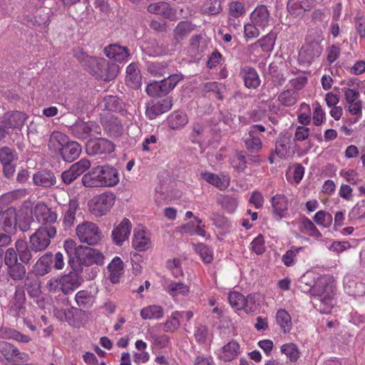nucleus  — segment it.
<instances>
[{"label":"nucleus","mask_w":365,"mask_h":365,"mask_svg":"<svg viewBox=\"0 0 365 365\" xmlns=\"http://www.w3.org/2000/svg\"><path fill=\"white\" fill-rule=\"evenodd\" d=\"M63 247L69 257L68 263L76 269L75 259L79 264L91 266L93 264L103 265L105 257L98 250L83 245H77L73 240H67L63 243Z\"/></svg>","instance_id":"obj_1"},{"label":"nucleus","mask_w":365,"mask_h":365,"mask_svg":"<svg viewBox=\"0 0 365 365\" xmlns=\"http://www.w3.org/2000/svg\"><path fill=\"white\" fill-rule=\"evenodd\" d=\"M315 296V307L321 313L329 314L333 307L334 287L329 277H319L312 289Z\"/></svg>","instance_id":"obj_2"},{"label":"nucleus","mask_w":365,"mask_h":365,"mask_svg":"<svg viewBox=\"0 0 365 365\" xmlns=\"http://www.w3.org/2000/svg\"><path fill=\"white\" fill-rule=\"evenodd\" d=\"M83 279L76 272H70L67 274L51 277L46 284L49 292L58 293L61 292L65 295L71 294L81 286Z\"/></svg>","instance_id":"obj_3"},{"label":"nucleus","mask_w":365,"mask_h":365,"mask_svg":"<svg viewBox=\"0 0 365 365\" xmlns=\"http://www.w3.org/2000/svg\"><path fill=\"white\" fill-rule=\"evenodd\" d=\"M86 66L88 71L97 78L110 81L115 78L118 67L115 63H110L103 58L86 56Z\"/></svg>","instance_id":"obj_4"},{"label":"nucleus","mask_w":365,"mask_h":365,"mask_svg":"<svg viewBox=\"0 0 365 365\" xmlns=\"http://www.w3.org/2000/svg\"><path fill=\"white\" fill-rule=\"evenodd\" d=\"M57 234V230L54 225H41L29 237V241L32 250L34 253L45 251L51 245V240L53 239Z\"/></svg>","instance_id":"obj_5"},{"label":"nucleus","mask_w":365,"mask_h":365,"mask_svg":"<svg viewBox=\"0 0 365 365\" xmlns=\"http://www.w3.org/2000/svg\"><path fill=\"white\" fill-rule=\"evenodd\" d=\"M76 232L80 242L88 245H97L103 237L102 232L98 226L90 221H85L79 224L76 227Z\"/></svg>","instance_id":"obj_6"},{"label":"nucleus","mask_w":365,"mask_h":365,"mask_svg":"<svg viewBox=\"0 0 365 365\" xmlns=\"http://www.w3.org/2000/svg\"><path fill=\"white\" fill-rule=\"evenodd\" d=\"M115 196L111 192H105L95 196L88 203L90 212L101 217L106 215L113 206Z\"/></svg>","instance_id":"obj_7"},{"label":"nucleus","mask_w":365,"mask_h":365,"mask_svg":"<svg viewBox=\"0 0 365 365\" xmlns=\"http://www.w3.org/2000/svg\"><path fill=\"white\" fill-rule=\"evenodd\" d=\"M34 250L29 242L25 240L18 239L14 243V247L7 248L4 254L8 255L9 258L17 259L26 264H30L33 258Z\"/></svg>","instance_id":"obj_8"},{"label":"nucleus","mask_w":365,"mask_h":365,"mask_svg":"<svg viewBox=\"0 0 365 365\" xmlns=\"http://www.w3.org/2000/svg\"><path fill=\"white\" fill-rule=\"evenodd\" d=\"M71 133L78 139H87L88 137L95 135H100L101 127L95 122L76 121L70 128Z\"/></svg>","instance_id":"obj_9"},{"label":"nucleus","mask_w":365,"mask_h":365,"mask_svg":"<svg viewBox=\"0 0 365 365\" xmlns=\"http://www.w3.org/2000/svg\"><path fill=\"white\" fill-rule=\"evenodd\" d=\"M4 263L6 267L8 277L15 282H20L24 279L26 275L25 263L18 261L17 259L9 258L8 255L4 254Z\"/></svg>","instance_id":"obj_10"},{"label":"nucleus","mask_w":365,"mask_h":365,"mask_svg":"<svg viewBox=\"0 0 365 365\" xmlns=\"http://www.w3.org/2000/svg\"><path fill=\"white\" fill-rule=\"evenodd\" d=\"M322 52V47L318 41H313L306 43L300 48L298 61L301 64L309 66Z\"/></svg>","instance_id":"obj_11"},{"label":"nucleus","mask_w":365,"mask_h":365,"mask_svg":"<svg viewBox=\"0 0 365 365\" xmlns=\"http://www.w3.org/2000/svg\"><path fill=\"white\" fill-rule=\"evenodd\" d=\"M115 145L103 138L89 140L86 145V153L90 155L109 154L114 151Z\"/></svg>","instance_id":"obj_12"},{"label":"nucleus","mask_w":365,"mask_h":365,"mask_svg":"<svg viewBox=\"0 0 365 365\" xmlns=\"http://www.w3.org/2000/svg\"><path fill=\"white\" fill-rule=\"evenodd\" d=\"M91 167V162L86 158H83L73 163L68 170L61 173V180L66 185L71 184L78 176L86 172Z\"/></svg>","instance_id":"obj_13"},{"label":"nucleus","mask_w":365,"mask_h":365,"mask_svg":"<svg viewBox=\"0 0 365 365\" xmlns=\"http://www.w3.org/2000/svg\"><path fill=\"white\" fill-rule=\"evenodd\" d=\"M34 214L36 220L41 225H53L57 222L58 214L52 211L46 204L37 203L34 209Z\"/></svg>","instance_id":"obj_14"},{"label":"nucleus","mask_w":365,"mask_h":365,"mask_svg":"<svg viewBox=\"0 0 365 365\" xmlns=\"http://www.w3.org/2000/svg\"><path fill=\"white\" fill-rule=\"evenodd\" d=\"M172 106L173 99L170 97L156 101H153L147 103L145 115L149 119L153 120L159 115L170 110Z\"/></svg>","instance_id":"obj_15"},{"label":"nucleus","mask_w":365,"mask_h":365,"mask_svg":"<svg viewBox=\"0 0 365 365\" xmlns=\"http://www.w3.org/2000/svg\"><path fill=\"white\" fill-rule=\"evenodd\" d=\"M26 294L24 288L18 285L16 287L14 297L10 302V312L16 317H21L26 312Z\"/></svg>","instance_id":"obj_16"},{"label":"nucleus","mask_w":365,"mask_h":365,"mask_svg":"<svg viewBox=\"0 0 365 365\" xmlns=\"http://www.w3.org/2000/svg\"><path fill=\"white\" fill-rule=\"evenodd\" d=\"M272 16L265 5H258L250 14V20L255 26L264 30L272 21Z\"/></svg>","instance_id":"obj_17"},{"label":"nucleus","mask_w":365,"mask_h":365,"mask_svg":"<svg viewBox=\"0 0 365 365\" xmlns=\"http://www.w3.org/2000/svg\"><path fill=\"white\" fill-rule=\"evenodd\" d=\"M147 10L152 14L159 15L164 19L175 20L176 19L175 12L170 7L169 4L165 1H158L150 4Z\"/></svg>","instance_id":"obj_18"},{"label":"nucleus","mask_w":365,"mask_h":365,"mask_svg":"<svg viewBox=\"0 0 365 365\" xmlns=\"http://www.w3.org/2000/svg\"><path fill=\"white\" fill-rule=\"evenodd\" d=\"M101 123L106 133L112 138H118L123 133V125L114 115H108L102 118Z\"/></svg>","instance_id":"obj_19"},{"label":"nucleus","mask_w":365,"mask_h":365,"mask_svg":"<svg viewBox=\"0 0 365 365\" xmlns=\"http://www.w3.org/2000/svg\"><path fill=\"white\" fill-rule=\"evenodd\" d=\"M313 5L314 0H289L287 7L291 16L297 17L309 11Z\"/></svg>","instance_id":"obj_20"},{"label":"nucleus","mask_w":365,"mask_h":365,"mask_svg":"<svg viewBox=\"0 0 365 365\" xmlns=\"http://www.w3.org/2000/svg\"><path fill=\"white\" fill-rule=\"evenodd\" d=\"M26 115L21 111L9 112L4 115L2 123L9 129H21L26 120Z\"/></svg>","instance_id":"obj_21"},{"label":"nucleus","mask_w":365,"mask_h":365,"mask_svg":"<svg viewBox=\"0 0 365 365\" xmlns=\"http://www.w3.org/2000/svg\"><path fill=\"white\" fill-rule=\"evenodd\" d=\"M131 223L127 218H124L122 222L112 232V237L113 242L120 245L126 240L130 233Z\"/></svg>","instance_id":"obj_22"},{"label":"nucleus","mask_w":365,"mask_h":365,"mask_svg":"<svg viewBox=\"0 0 365 365\" xmlns=\"http://www.w3.org/2000/svg\"><path fill=\"white\" fill-rule=\"evenodd\" d=\"M101 174L100 165L93 168L91 171L83 175L81 178L83 185L87 187H104Z\"/></svg>","instance_id":"obj_23"},{"label":"nucleus","mask_w":365,"mask_h":365,"mask_svg":"<svg viewBox=\"0 0 365 365\" xmlns=\"http://www.w3.org/2000/svg\"><path fill=\"white\" fill-rule=\"evenodd\" d=\"M240 75L242 78L245 86L248 88L255 89L261 83L257 71L250 66H245L241 68Z\"/></svg>","instance_id":"obj_24"},{"label":"nucleus","mask_w":365,"mask_h":365,"mask_svg":"<svg viewBox=\"0 0 365 365\" xmlns=\"http://www.w3.org/2000/svg\"><path fill=\"white\" fill-rule=\"evenodd\" d=\"M152 242L148 232L144 230H135L133 240V247L138 251H145L150 248Z\"/></svg>","instance_id":"obj_25"},{"label":"nucleus","mask_w":365,"mask_h":365,"mask_svg":"<svg viewBox=\"0 0 365 365\" xmlns=\"http://www.w3.org/2000/svg\"><path fill=\"white\" fill-rule=\"evenodd\" d=\"M52 259L53 255L51 252L45 253L34 264L33 272L36 276L46 275L51 270Z\"/></svg>","instance_id":"obj_26"},{"label":"nucleus","mask_w":365,"mask_h":365,"mask_svg":"<svg viewBox=\"0 0 365 365\" xmlns=\"http://www.w3.org/2000/svg\"><path fill=\"white\" fill-rule=\"evenodd\" d=\"M101 177L103 178L104 187H113L120 181L118 171L116 168L108 165H100Z\"/></svg>","instance_id":"obj_27"},{"label":"nucleus","mask_w":365,"mask_h":365,"mask_svg":"<svg viewBox=\"0 0 365 365\" xmlns=\"http://www.w3.org/2000/svg\"><path fill=\"white\" fill-rule=\"evenodd\" d=\"M202 178L205 181L221 190H226L230 185V176L225 174H221L218 175L214 173H204L202 174Z\"/></svg>","instance_id":"obj_28"},{"label":"nucleus","mask_w":365,"mask_h":365,"mask_svg":"<svg viewBox=\"0 0 365 365\" xmlns=\"http://www.w3.org/2000/svg\"><path fill=\"white\" fill-rule=\"evenodd\" d=\"M81 146L76 141H68L60 153L63 160L66 162H73L81 153Z\"/></svg>","instance_id":"obj_29"},{"label":"nucleus","mask_w":365,"mask_h":365,"mask_svg":"<svg viewBox=\"0 0 365 365\" xmlns=\"http://www.w3.org/2000/svg\"><path fill=\"white\" fill-rule=\"evenodd\" d=\"M290 137L286 133H280L275 143V154L282 159L290 156Z\"/></svg>","instance_id":"obj_30"},{"label":"nucleus","mask_w":365,"mask_h":365,"mask_svg":"<svg viewBox=\"0 0 365 365\" xmlns=\"http://www.w3.org/2000/svg\"><path fill=\"white\" fill-rule=\"evenodd\" d=\"M79 208V204L76 199L69 200L63 211V224L65 228L71 227L76 221V213Z\"/></svg>","instance_id":"obj_31"},{"label":"nucleus","mask_w":365,"mask_h":365,"mask_svg":"<svg viewBox=\"0 0 365 365\" xmlns=\"http://www.w3.org/2000/svg\"><path fill=\"white\" fill-rule=\"evenodd\" d=\"M105 55L116 61H123L129 56L128 50L126 47L120 46L117 44H111L104 48Z\"/></svg>","instance_id":"obj_32"},{"label":"nucleus","mask_w":365,"mask_h":365,"mask_svg":"<svg viewBox=\"0 0 365 365\" xmlns=\"http://www.w3.org/2000/svg\"><path fill=\"white\" fill-rule=\"evenodd\" d=\"M0 220L5 232L11 231L16 226V210L13 207L7 208L1 213Z\"/></svg>","instance_id":"obj_33"},{"label":"nucleus","mask_w":365,"mask_h":365,"mask_svg":"<svg viewBox=\"0 0 365 365\" xmlns=\"http://www.w3.org/2000/svg\"><path fill=\"white\" fill-rule=\"evenodd\" d=\"M196 28V26L187 21H182L178 24L173 31V38L179 43L187 38Z\"/></svg>","instance_id":"obj_34"},{"label":"nucleus","mask_w":365,"mask_h":365,"mask_svg":"<svg viewBox=\"0 0 365 365\" xmlns=\"http://www.w3.org/2000/svg\"><path fill=\"white\" fill-rule=\"evenodd\" d=\"M68 141V138L66 135L59 131H54L50 136L48 146L51 150L58 151L60 153Z\"/></svg>","instance_id":"obj_35"},{"label":"nucleus","mask_w":365,"mask_h":365,"mask_svg":"<svg viewBox=\"0 0 365 365\" xmlns=\"http://www.w3.org/2000/svg\"><path fill=\"white\" fill-rule=\"evenodd\" d=\"M167 293L172 297H187L190 294V287L183 282H169L165 288Z\"/></svg>","instance_id":"obj_36"},{"label":"nucleus","mask_w":365,"mask_h":365,"mask_svg":"<svg viewBox=\"0 0 365 365\" xmlns=\"http://www.w3.org/2000/svg\"><path fill=\"white\" fill-rule=\"evenodd\" d=\"M271 202L274 214L282 218L288 209L289 202L287 197L277 194L272 197Z\"/></svg>","instance_id":"obj_37"},{"label":"nucleus","mask_w":365,"mask_h":365,"mask_svg":"<svg viewBox=\"0 0 365 365\" xmlns=\"http://www.w3.org/2000/svg\"><path fill=\"white\" fill-rule=\"evenodd\" d=\"M167 123L170 128L180 130L188 123V118L182 111H175L168 117Z\"/></svg>","instance_id":"obj_38"},{"label":"nucleus","mask_w":365,"mask_h":365,"mask_svg":"<svg viewBox=\"0 0 365 365\" xmlns=\"http://www.w3.org/2000/svg\"><path fill=\"white\" fill-rule=\"evenodd\" d=\"M110 272L109 279L112 283H118L123 274V263L118 257H115L108 266Z\"/></svg>","instance_id":"obj_39"},{"label":"nucleus","mask_w":365,"mask_h":365,"mask_svg":"<svg viewBox=\"0 0 365 365\" xmlns=\"http://www.w3.org/2000/svg\"><path fill=\"white\" fill-rule=\"evenodd\" d=\"M240 353V346L235 341H230L221 349L220 358L225 361L233 360Z\"/></svg>","instance_id":"obj_40"},{"label":"nucleus","mask_w":365,"mask_h":365,"mask_svg":"<svg viewBox=\"0 0 365 365\" xmlns=\"http://www.w3.org/2000/svg\"><path fill=\"white\" fill-rule=\"evenodd\" d=\"M33 181L36 185L48 187L54 185L56 178L53 173L43 170L34 175Z\"/></svg>","instance_id":"obj_41"},{"label":"nucleus","mask_w":365,"mask_h":365,"mask_svg":"<svg viewBox=\"0 0 365 365\" xmlns=\"http://www.w3.org/2000/svg\"><path fill=\"white\" fill-rule=\"evenodd\" d=\"M276 322L284 334L290 332L292 328L290 314L283 309H279L276 313Z\"/></svg>","instance_id":"obj_42"},{"label":"nucleus","mask_w":365,"mask_h":365,"mask_svg":"<svg viewBox=\"0 0 365 365\" xmlns=\"http://www.w3.org/2000/svg\"><path fill=\"white\" fill-rule=\"evenodd\" d=\"M298 98L299 94L297 91L293 89H287L279 94L277 100L282 106L291 107L297 103Z\"/></svg>","instance_id":"obj_43"},{"label":"nucleus","mask_w":365,"mask_h":365,"mask_svg":"<svg viewBox=\"0 0 365 365\" xmlns=\"http://www.w3.org/2000/svg\"><path fill=\"white\" fill-rule=\"evenodd\" d=\"M125 80L128 85L133 88H137L140 85L141 76L140 71L135 64H130L126 68Z\"/></svg>","instance_id":"obj_44"},{"label":"nucleus","mask_w":365,"mask_h":365,"mask_svg":"<svg viewBox=\"0 0 365 365\" xmlns=\"http://www.w3.org/2000/svg\"><path fill=\"white\" fill-rule=\"evenodd\" d=\"M244 143L246 149L250 153H258L262 148V140L254 135L253 130H249L248 137L245 138Z\"/></svg>","instance_id":"obj_45"},{"label":"nucleus","mask_w":365,"mask_h":365,"mask_svg":"<svg viewBox=\"0 0 365 365\" xmlns=\"http://www.w3.org/2000/svg\"><path fill=\"white\" fill-rule=\"evenodd\" d=\"M163 309L158 305H150L144 307L140 311V316L143 319H159L163 317Z\"/></svg>","instance_id":"obj_46"},{"label":"nucleus","mask_w":365,"mask_h":365,"mask_svg":"<svg viewBox=\"0 0 365 365\" xmlns=\"http://www.w3.org/2000/svg\"><path fill=\"white\" fill-rule=\"evenodd\" d=\"M147 70L149 73L155 77H162L169 74L168 66L165 62H150L148 63Z\"/></svg>","instance_id":"obj_47"},{"label":"nucleus","mask_w":365,"mask_h":365,"mask_svg":"<svg viewBox=\"0 0 365 365\" xmlns=\"http://www.w3.org/2000/svg\"><path fill=\"white\" fill-rule=\"evenodd\" d=\"M146 92L152 97H161L168 93L167 87L163 83V80L160 82L154 81L149 83L147 86Z\"/></svg>","instance_id":"obj_48"},{"label":"nucleus","mask_w":365,"mask_h":365,"mask_svg":"<svg viewBox=\"0 0 365 365\" xmlns=\"http://www.w3.org/2000/svg\"><path fill=\"white\" fill-rule=\"evenodd\" d=\"M75 300L79 307L88 308L93 304L94 297L91 292L80 290L76 294Z\"/></svg>","instance_id":"obj_49"},{"label":"nucleus","mask_w":365,"mask_h":365,"mask_svg":"<svg viewBox=\"0 0 365 365\" xmlns=\"http://www.w3.org/2000/svg\"><path fill=\"white\" fill-rule=\"evenodd\" d=\"M204 14L216 15L222 11L220 0H205L200 8Z\"/></svg>","instance_id":"obj_50"},{"label":"nucleus","mask_w":365,"mask_h":365,"mask_svg":"<svg viewBox=\"0 0 365 365\" xmlns=\"http://www.w3.org/2000/svg\"><path fill=\"white\" fill-rule=\"evenodd\" d=\"M100 106L106 110L118 112L121 110V103L116 96H107L100 104Z\"/></svg>","instance_id":"obj_51"},{"label":"nucleus","mask_w":365,"mask_h":365,"mask_svg":"<svg viewBox=\"0 0 365 365\" xmlns=\"http://www.w3.org/2000/svg\"><path fill=\"white\" fill-rule=\"evenodd\" d=\"M274 44V37L272 34H269L260 39H259L257 42L252 44V47L259 46L262 48L264 52H269L273 49Z\"/></svg>","instance_id":"obj_52"},{"label":"nucleus","mask_w":365,"mask_h":365,"mask_svg":"<svg viewBox=\"0 0 365 365\" xmlns=\"http://www.w3.org/2000/svg\"><path fill=\"white\" fill-rule=\"evenodd\" d=\"M0 351L8 361H14V356L19 354V349L17 348L11 344L5 341L0 343Z\"/></svg>","instance_id":"obj_53"},{"label":"nucleus","mask_w":365,"mask_h":365,"mask_svg":"<svg viewBox=\"0 0 365 365\" xmlns=\"http://www.w3.org/2000/svg\"><path fill=\"white\" fill-rule=\"evenodd\" d=\"M304 248L302 247H292L291 250H287L282 257V261L287 267H292L295 264L297 261V255Z\"/></svg>","instance_id":"obj_54"},{"label":"nucleus","mask_w":365,"mask_h":365,"mask_svg":"<svg viewBox=\"0 0 365 365\" xmlns=\"http://www.w3.org/2000/svg\"><path fill=\"white\" fill-rule=\"evenodd\" d=\"M180 312H173L171 316L164 323L165 331L173 332L176 331L180 326Z\"/></svg>","instance_id":"obj_55"},{"label":"nucleus","mask_w":365,"mask_h":365,"mask_svg":"<svg viewBox=\"0 0 365 365\" xmlns=\"http://www.w3.org/2000/svg\"><path fill=\"white\" fill-rule=\"evenodd\" d=\"M281 351L291 361H296L299 357V350L297 346L293 343L284 344L281 347Z\"/></svg>","instance_id":"obj_56"},{"label":"nucleus","mask_w":365,"mask_h":365,"mask_svg":"<svg viewBox=\"0 0 365 365\" xmlns=\"http://www.w3.org/2000/svg\"><path fill=\"white\" fill-rule=\"evenodd\" d=\"M314 220L317 225L328 227L332 222V216L327 212L320 210L315 214Z\"/></svg>","instance_id":"obj_57"},{"label":"nucleus","mask_w":365,"mask_h":365,"mask_svg":"<svg viewBox=\"0 0 365 365\" xmlns=\"http://www.w3.org/2000/svg\"><path fill=\"white\" fill-rule=\"evenodd\" d=\"M245 4L239 1H232L229 5V16L240 17L245 14Z\"/></svg>","instance_id":"obj_58"},{"label":"nucleus","mask_w":365,"mask_h":365,"mask_svg":"<svg viewBox=\"0 0 365 365\" xmlns=\"http://www.w3.org/2000/svg\"><path fill=\"white\" fill-rule=\"evenodd\" d=\"M314 111H313V121L316 126L321 125L325 118V112L322 110L319 103L316 101L313 103Z\"/></svg>","instance_id":"obj_59"},{"label":"nucleus","mask_w":365,"mask_h":365,"mask_svg":"<svg viewBox=\"0 0 365 365\" xmlns=\"http://www.w3.org/2000/svg\"><path fill=\"white\" fill-rule=\"evenodd\" d=\"M250 250L257 255H262L265 252L264 239L262 235H259L252 240Z\"/></svg>","instance_id":"obj_60"},{"label":"nucleus","mask_w":365,"mask_h":365,"mask_svg":"<svg viewBox=\"0 0 365 365\" xmlns=\"http://www.w3.org/2000/svg\"><path fill=\"white\" fill-rule=\"evenodd\" d=\"M261 28L255 26L252 22H250L244 26L245 38L247 41L257 38L260 34Z\"/></svg>","instance_id":"obj_61"},{"label":"nucleus","mask_w":365,"mask_h":365,"mask_svg":"<svg viewBox=\"0 0 365 365\" xmlns=\"http://www.w3.org/2000/svg\"><path fill=\"white\" fill-rule=\"evenodd\" d=\"M302 225L304 230L309 233L312 237L319 238L322 234L318 230L314 224L307 217H304L302 221Z\"/></svg>","instance_id":"obj_62"},{"label":"nucleus","mask_w":365,"mask_h":365,"mask_svg":"<svg viewBox=\"0 0 365 365\" xmlns=\"http://www.w3.org/2000/svg\"><path fill=\"white\" fill-rule=\"evenodd\" d=\"M245 296L237 292H232L230 293L228 299L230 305L237 310H242L243 307Z\"/></svg>","instance_id":"obj_63"},{"label":"nucleus","mask_w":365,"mask_h":365,"mask_svg":"<svg viewBox=\"0 0 365 365\" xmlns=\"http://www.w3.org/2000/svg\"><path fill=\"white\" fill-rule=\"evenodd\" d=\"M196 250L200 254L202 260L206 263H210L213 259L212 250L204 244H198L196 246Z\"/></svg>","instance_id":"obj_64"}]
</instances>
